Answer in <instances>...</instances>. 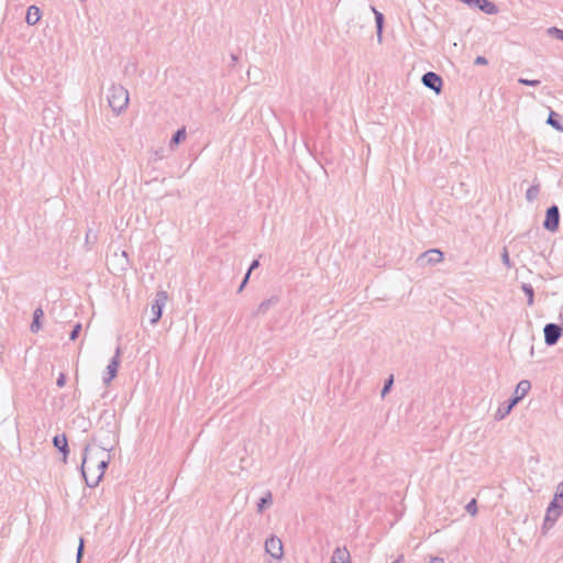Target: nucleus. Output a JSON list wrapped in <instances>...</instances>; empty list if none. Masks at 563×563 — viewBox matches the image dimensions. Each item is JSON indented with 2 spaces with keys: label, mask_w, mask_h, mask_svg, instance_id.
Segmentation results:
<instances>
[{
  "label": "nucleus",
  "mask_w": 563,
  "mask_h": 563,
  "mask_svg": "<svg viewBox=\"0 0 563 563\" xmlns=\"http://www.w3.org/2000/svg\"><path fill=\"white\" fill-rule=\"evenodd\" d=\"M110 462L107 449L86 445L81 463V474L89 487H95L101 481Z\"/></svg>",
  "instance_id": "obj_1"
},
{
  "label": "nucleus",
  "mask_w": 563,
  "mask_h": 563,
  "mask_svg": "<svg viewBox=\"0 0 563 563\" xmlns=\"http://www.w3.org/2000/svg\"><path fill=\"white\" fill-rule=\"evenodd\" d=\"M109 107L115 113H121L129 103V92L121 85H112L107 95Z\"/></svg>",
  "instance_id": "obj_2"
},
{
  "label": "nucleus",
  "mask_w": 563,
  "mask_h": 563,
  "mask_svg": "<svg viewBox=\"0 0 563 563\" xmlns=\"http://www.w3.org/2000/svg\"><path fill=\"white\" fill-rule=\"evenodd\" d=\"M167 300H168V295L165 290L157 291L155 300L151 306V313H152L151 323L152 324L157 323V321L161 319L163 308L166 305Z\"/></svg>",
  "instance_id": "obj_3"
},
{
  "label": "nucleus",
  "mask_w": 563,
  "mask_h": 563,
  "mask_svg": "<svg viewBox=\"0 0 563 563\" xmlns=\"http://www.w3.org/2000/svg\"><path fill=\"white\" fill-rule=\"evenodd\" d=\"M560 224V211L558 206L553 205L550 208H548L545 213V220L543 222L544 229H547L550 232H555L559 229Z\"/></svg>",
  "instance_id": "obj_4"
},
{
  "label": "nucleus",
  "mask_w": 563,
  "mask_h": 563,
  "mask_svg": "<svg viewBox=\"0 0 563 563\" xmlns=\"http://www.w3.org/2000/svg\"><path fill=\"white\" fill-rule=\"evenodd\" d=\"M562 327L556 323L545 324L543 329L545 344L549 346L556 344L562 335Z\"/></svg>",
  "instance_id": "obj_5"
},
{
  "label": "nucleus",
  "mask_w": 563,
  "mask_h": 563,
  "mask_svg": "<svg viewBox=\"0 0 563 563\" xmlns=\"http://www.w3.org/2000/svg\"><path fill=\"white\" fill-rule=\"evenodd\" d=\"M443 261V253L438 249L423 252L417 260L420 266L434 265Z\"/></svg>",
  "instance_id": "obj_6"
},
{
  "label": "nucleus",
  "mask_w": 563,
  "mask_h": 563,
  "mask_svg": "<svg viewBox=\"0 0 563 563\" xmlns=\"http://www.w3.org/2000/svg\"><path fill=\"white\" fill-rule=\"evenodd\" d=\"M120 356L121 349L120 346H118L114 356L111 358L110 363L107 366L106 375L103 376V383L106 385L110 384V382L117 376L118 368L120 365Z\"/></svg>",
  "instance_id": "obj_7"
},
{
  "label": "nucleus",
  "mask_w": 563,
  "mask_h": 563,
  "mask_svg": "<svg viewBox=\"0 0 563 563\" xmlns=\"http://www.w3.org/2000/svg\"><path fill=\"white\" fill-rule=\"evenodd\" d=\"M421 81L427 88L433 90L435 93H440L442 90V78L433 71L426 73L422 76Z\"/></svg>",
  "instance_id": "obj_8"
},
{
  "label": "nucleus",
  "mask_w": 563,
  "mask_h": 563,
  "mask_svg": "<svg viewBox=\"0 0 563 563\" xmlns=\"http://www.w3.org/2000/svg\"><path fill=\"white\" fill-rule=\"evenodd\" d=\"M265 550L273 558L280 559L283 556V543L280 539L276 537L268 538L265 541Z\"/></svg>",
  "instance_id": "obj_9"
},
{
  "label": "nucleus",
  "mask_w": 563,
  "mask_h": 563,
  "mask_svg": "<svg viewBox=\"0 0 563 563\" xmlns=\"http://www.w3.org/2000/svg\"><path fill=\"white\" fill-rule=\"evenodd\" d=\"M330 563H351V555L345 548H336Z\"/></svg>",
  "instance_id": "obj_10"
},
{
  "label": "nucleus",
  "mask_w": 563,
  "mask_h": 563,
  "mask_svg": "<svg viewBox=\"0 0 563 563\" xmlns=\"http://www.w3.org/2000/svg\"><path fill=\"white\" fill-rule=\"evenodd\" d=\"M278 302V297L277 296H273L264 301H262L256 310H255V316H260V314H265L268 312V310L274 307L276 303Z\"/></svg>",
  "instance_id": "obj_11"
},
{
  "label": "nucleus",
  "mask_w": 563,
  "mask_h": 563,
  "mask_svg": "<svg viewBox=\"0 0 563 563\" xmlns=\"http://www.w3.org/2000/svg\"><path fill=\"white\" fill-rule=\"evenodd\" d=\"M475 8H478L481 11H483L486 14H497L498 8L495 3H493L489 0H476Z\"/></svg>",
  "instance_id": "obj_12"
},
{
  "label": "nucleus",
  "mask_w": 563,
  "mask_h": 563,
  "mask_svg": "<svg viewBox=\"0 0 563 563\" xmlns=\"http://www.w3.org/2000/svg\"><path fill=\"white\" fill-rule=\"evenodd\" d=\"M563 507L556 499H553L547 509L545 521L555 520L560 515V509Z\"/></svg>",
  "instance_id": "obj_13"
},
{
  "label": "nucleus",
  "mask_w": 563,
  "mask_h": 563,
  "mask_svg": "<svg viewBox=\"0 0 563 563\" xmlns=\"http://www.w3.org/2000/svg\"><path fill=\"white\" fill-rule=\"evenodd\" d=\"M41 19L40 8L36 5H30L26 12L25 22L29 25H35Z\"/></svg>",
  "instance_id": "obj_14"
},
{
  "label": "nucleus",
  "mask_w": 563,
  "mask_h": 563,
  "mask_svg": "<svg viewBox=\"0 0 563 563\" xmlns=\"http://www.w3.org/2000/svg\"><path fill=\"white\" fill-rule=\"evenodd\" d=\"M54 446L58 449L64 454V461H66L68 454V443L67 438L62 435H55L53 439Z\"/></svg>",
  "instance_id": "obj_15"
},
{
  "label": "nucleus",
  "mask_w": 563,
  "mask_h": 563,
  "mask_svg": "<svg viewBox=\"0 0 563 563\" xmlns=\"http://www.w3.org/2000/svg\"><path fill=\"white\" fill-rule=\"evenodd\" d=\"M43 316H44V312L41 308H37L34 310L33 321L30 327L31 332L36 333L41 330V328H42L41 319L43 318Z\"/></svg>",
  "instance_id": "obj_16"
},
{
  "label": "nucleus",
  "mask_w": 563,
  "mask_h": 563,
  "mask_svg": "<svg viewBox=\"0 0 563 563\" xmlns=\"http://www.w3.org/2000/svg\"><path fill=\"white\" fill-rule=\"evenodd\" d=\"M530 388V382L527 379H522L517 384L514 396L519 397V399L521 400L529 393Z\"/></svg>",
  "instance_id": "obj_17"
},
{
  "label": "nucleus",
  "mask_w": 563,
  "mask_h": 563,
  "mask_svg": "<svg viewBox=\"0 0 563 563\" xmlns=\"http://www.w3.org/2000/svg\"><path fill=\"white\" fill-rule=\"evenodd\" d=\"M371 10L375 14V22H376V29H377V38L378 42H382V33H383V25H384V15L382 12L377 11L374 7H371Z\"/></svg>",
  "instance_id": "obj_18"
},
{
  "label": "nucleus",
  "mask_w": 563,
  "mask_h": 563,
  "mask_svg": "<svg viewBox=\"0 0 563 563\" xmlns=\"http://www.w3.org/2000/svg\"><path fill=\"white\" fill-rule=\"evenodd\" d=\"M185 139H186V129L185 128L178 129L169 142L170 150H174Z\"/></svg>",
  "instance_id": "obj_19"
},
{
  "label": "nucleus",
  "mask_w": 563,
  "mask_h": 563,
  "mask_svg": "<svg viewBox=\"0 0 563 563\" xmlns=\"http://www.w3.org/2000/svg\"><path fill=\"white\" fill-rule=\"evenodd\" d=\"M273 504V496L271 492H267L257 503V511L263 512L266 507Z\"/></svg>",
  "instance_id": "obj_20"
},
{
  "label": "nucleus",
  "mask_w": 563,
  "mask_h": 563,
  "mask_svg": "<svg viewBox=\"0 0 563 563\" xmlns=\"http://www.w3.org/2000/svg\"><path fill=\"white\" fill-rule=\"evenodd\" d=\"M556 113L554 111H551L550 114H549V118L547 120V123L549 125H551L552 128H554L555 130L558 131H563V126L561 125V123L556 120Z\"/></svg>",
  "instance_id": "obj_21"
},
{
  "label": "nucleus",
  "mask_w": 563,
  "mask_h": 563,
  "mask_svg": "<svg viewBox=\"0 0 563 563\" xmlns=\"http://www.w3.org/2000/svg\"><path fill=\"white\" fill-rule=\"evenodd\" d=\"M521 289L522 291L527 295L528 297V305L529 306H532L533 305V297H534V291H533V288L531 285L529 284H522L521 285Z\"/></svg>",
  "instance_id": "obj_22"
},
{
  "label": "nucleus",
  "mask_w": 563,
  "mask_h": 563,
  "mask_svg": "<svg viewBox=\"0 0 563 563\" xmlns=\"http://www.w3.org/2000/svg\"><path fill=\"white\" fill-rule=\"evenodd\" d=\"M538 194H539V187L531 186L526 192V198L528 201H533L537 198Z\"/></svg>",
  "instance_id": "obj_23"
},
{
  "label": "nucleus",
  "mask_w": 563,
  "mask_h": 563,
  "mask_svg": "<svg viewBox=\"0 0 563 563\" xmlns=\"http://www.w3.org/2000/svg\"><path fill=\"white\" fill-rule=\"evenodd\" d=\"M518 401H520L519 397L514 396L512 399H510L509 404L507 406H505V412L500 413V418H505V416H507L511 411L512 407Z\"/></svg>",
  "instance_id": "obj_24"
},
{
  "label": "nucleus",
  "mask_w": 563,
  "mask_h": 563,
  "mask_svg": "<svg viewBox=\"0 0 563 563\" xmlns=\"http://www.w3.org/2000/svg\"><path fill=\"white\" fill-rule=\"evenodd\" d=\"M547 32L549 35L554 36L560 41H563V30L552 26V27H549Z\"/></svg>",
  "instance_id": "obj_25"
},
{
  "label": "nucleus",
  "mask_w": 563,
  "mask_h": 563,
  "mask_svg": "<svg viewBox=\"0 0 563 563\" xmlns=\"http://www.w3.org/2000/svg\"><path fill=\"white\" fill-rule=\"evenodd\" d=\"M393 383H394V377H393V375H390L388 377V379L385 382L384 387H383V389L380 391V396L382 397H385L389 393V390H390V388L393 386Z\"/></svg>",
  "instance_id": "obj_26"
},
{
  "label": "nucleus",
  "mask_w": 563,
  "mask_h": 563,
  "mask_svg": "<svg viewBox=\"0 0 563 563\" xmlns=\"http://www.w3.org/2000/svg\"><path fill=\"white\" fill-rule=\"evenodd\" d=\"M465 510L471 515L475 516L477 514V503L476 499H472L468 501V504L465 506Z\"/></svg>",
  "instance_id": "obj_27"
},
{
  "label": "nucleus",
  "mask_w": 563,
  "mask_h": 563,
  "mask_svg": "<svg viewBox=\"0 0 563 563\" xmlns=\"http://www.w3.org/2000/svg\"><path fill=\"white\" fill-rule=\"evenodd\" d=\"M518 82L521 85H525V86H532V87L540 85V80H537V79L530 80V79L522 78V77L518 79Z\"/></svg>",
  "instance_id": "obj_28"
},
{
  "label": "nucleus",
  "mask_w": 563,
  "mask_h": 563,
  "mask_svg": "<svg viewBox=\"0 0 563 563\" xmlns=\"http://www.w3.org/2000/svg\"><path fill=\"white\" fill-rule=\"evenodd\" d=\"M80 331H81V324H80V323H77V324L74 327V329L71 330L70 335H69V339H70L71 341H75V340L78 338V335H79Z\"/></svg>",
  "instance_id": "obj_29"
},
{
  "label": "nucleus",
  "mask_w": 563,
  "mask_h": 563,
  "mask_svg": "<svg viewBox=\"0 0 563 563\" xmlns=\"http://www.w3.org/2000/svg\"><path fill=\"white\" fill-rule=\"evenodd\" d=\"M501 261L503 263L508 267L510 268L511 267V262H510V257H509V254H508V251L507 249L505 247L503 253H501Z\"/></svg>",
  "instance_id": "obj_30"
},
{
  "label": "nucleus",
  "mask_w": 563,
  "mask_h": 563,
  "mask_svg": "<svg viewBox=\"0 0 563 563\" xmlns=\"http://www.w3.org/2000/svg\"><path fill=\"white\" fill-rule=\"evenodd\" d=\"M84 548H85L84 539L81 538L79 540V545H78V549H77V563H80V561H81V558L84 555Z\"/></svg>",
  "instance_id": "obj_31"
},
{
  "label": "nucleus",
  "mask_w": 563,
  "mask_h": 563,
  "mask_svg": "<svg viewBox=\"0 0 563 563\" xmlns=\"http://www.w3.org/2000/svg\"><path fill=\"white\" fill-rule=\"evenodd\" d=\"M554 499H556L558 503H562V505H563V483H561L558 486V490L555 493Z\"/></svg>",
  "instance_id": "obj_32"
},
{
  "label": "nucleus",
  "mask_w": 563,
  "mask_h": 563,
  "mask_svg": "<svg viewBox=\"0 0 563 563\" xmlns=\"http://www.w3.org/2000/svg\"><path fill=\"white\" fill-rule=\"evenodd\" d=\"M65 384H66V376H65V374L60 373V374H59V376H58V378H57V380H56V385H57L59 388H62V387H64V386H65Z\"/></svg>",
  "instance_id": "obj_33"
},
{
  "label": "nucleus",
  "mask_w": 563,
  "mask_h": 563,
  "mask_svg": "<svg viewBox=\"0 0 563 563\" xmlns=\"http://www.w3.org/2000/svg\"><path fill=\"white\" fill-rule=\"evenodd\" d=\"M249 278H250V272L246 273V275L244 276L238 291L241 292L243 290V288L245 287V285L247 284L249 282Z\"/></svg>",
  "instance_id": "obj_34"
},
{
  "label": "nucleus",
  "mask_w": 563,
  "mask_h": 563,
  "mask_svg": "<svg viewBox=\"0 0 563 563\" xmlns=\"http://www.w3.org/2000/svg\"><path fill=\"white\" fill-rule=\"evenodd\" d=\"M474 63L475 65H486L487 59L484 56H477Z\"/></svg>",
  "instance_id": "obj_35"
},
{
  "label": "nucleus",
  "mask_w": 563,
  "mask_h": 563,
  "mask_svg": "<svg viewBox=\"0 0 563 563\" xmlns=\"http://www.w3.org/2000/svg\"><path fill=\"white\" fill-rule=\"evenodd\" d=\"M258 266H260V262H258V260H254V261L252 262V264H251V266H250V268H249V271H247V272H250V273H251L253 269L257 268Z\"/></svg>",
  "instance_id": "obj_36"
},
{
  "label": "nucleus",
  "mask_w": 563,
  "mask_h": 563,
  "mask_svg": "<svg viewBox=\"0 0 563 563\" xmlns=\"http://www.w3.org/2000/svg\"><path fill=\"white\" fill-rule=\"evenodd\" d=\"M429 563H444V560L442 558H439V556H433V558L430 559Z\"/></svg>",
  "instance_id": "obj_37"
},
{
  "label": "nucleus",
  "mask_w": 563,
  "mask_h": 563,
  "mask_svg": "<svg viewBox=\"0 0 563 563\" xmlns=\"http://www.w3.org/2000/svg\"><path fill=\"white\" fill-rule=\"evenodd\" d=\"M95 470L96 471V462L87 463L86 464V473L88 471Z\"/></svg>",
  "instance_id": "obj_38"
},
{
  "label": "nucleus",
  "mask_w": 563,
  "mask_h": 563,
  "mask_svg": "<svg viewBox=\"0 0 563 563\" xmlns=\"http://www.w3.org/2000/svg\"><path fill=\"white\" fill-rule=\"evenodd\" d=\"M501 412H505V407L499 408V409L497 410V413H496V418H497V419H501V418H500V413H501Z\"/></svg>",
  "instance_id": "obj_39"
},
{
  "label": "nucleus",
  "mask_w": 563,
  "mask_h": 563,
  "mask_svg": "<svg viewBox=\"0 0 563 563\" xmlns=\"http://www.w3.org/2000/svg\"><path fill=\"white\" fill-rule=\"evenodd\" d=\"M91 471H92L91 477H89L90 481L96 476V471L95 470H91Z\"/></svg>",
  "instance_id": "obj_40"
},
{
  "label": "nucleus",
  "mask_w": 563,
  "mask_h": 563,
  "mask_svg": "<svg viewBox=\"0 0 563 563\" xmlns=\"http://www.w3.org/2000/svg\"><path fill=\"white\" fill-rule=\"evenodd\" d=\"M530 354H533V346L530 347Z\"/></svg>",
  "instance_id": "obj_41"
}]
</instances>
